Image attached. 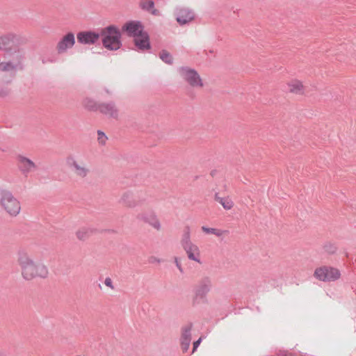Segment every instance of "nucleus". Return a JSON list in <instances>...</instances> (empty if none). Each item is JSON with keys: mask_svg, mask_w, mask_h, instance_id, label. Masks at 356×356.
<instances>
[{"mask_svg": "<svg viewBox=\"0 0 356 356\" xmlns=\"http://www.w3.org/2000/svg\"><path fill=\"white\" fill-rule=\"evenodd\" d=\"M95 232V229L88 227H83L79 228L76 232V236L79 241H84L87 240L90 236H91Z\"/></svg>", "mask_w": 356, "mask_h": 356, "instance_id": "nucleus-21", "label": "nucleus"}, {"mask_svg": "<svg viewBox=\"0 0 356 356\" xmlns=\"http://www.w3.org/2000/svg\"><path fill=\"white\" fill-rule=\"evenodd\" d=\"M215 200L226 210H230L234 207V202L229 197H221L216 194Z\"/></svg>", "mask_w": 356, "mask_h": 356, "instance_id": "nucleus-22", "label": "nucleus"}, {"mask_svg": "<svg viewBox=\"0 0 356 356\" xmlns=\"http://www.w3.org/2000/svg\"><path fill=\"white\" fill-rule=\"evenodd\" d=\"M136 219L140 222L146 223L156 231L162 229L161 222L155 211L152 209L143 210L138 213Z\"/></svg>", "mask_w": 356, "mask_h": 356, "instance_id": "nucleus-7", "label": "nucleus"}, {"mask_svg": "<svg viewBox=\"0 0 356 356\" xmlns=\"http://www.w3.org/2000/svg\"><path fill=\"white\" fill-rule=\"evenodd\" d=\"M15 70V65L11 62H2L0 63V71L10 72Z\"/></svg>", "mask_w": 356, "mask_h": 356, "instance_id": "nucleus-23", "label": "nucleus"}, {"mask_svg": "<svg viewBox=\"0 0 356 356\" xmlns=\"http://www.w3.org/2000/svg\"><path fill=\"white\" fill-rule=\"evenodd\" d=\"M149 262L151 264L161 263V260L156 257H151L149 259Z\"/></svg>", "mask_w": 356, "mask_h": 356, "instance_id": "nucleus-31", "label": "nucleus"}, {"mask_svg": "<svg viewBox=\"0 0 356 356\" xmlns=\"http://www.w3.org/2000/svg\"><path fill=\"white\" fill-rule=\"evenodd\" d=\"M211 287V280L208 277L202 279L195 288L196 296L199 297L205 296L210 291Z\"/></svg>", "mask_w": 356, "mask_h": 356, "instance_id": "nucleus-18", "label": "nucleus"}, {"mask_svg": "<svg viewBox=\"0 0 356 356\" xmlns=\"http://www.w3.org/2000/svg\"><path fill=\"white\" fill-rule=\"evenodd\" d=\"M0 356H2V355L0 353Z\"/></svg>", "mask_w": 356, "mask_h": 356, "instance_id": "nucleus-34", "label": "nucleus"}, {"mask_svg": "<svg viewBox=\"0 0 356 356\" xmlns=\"http://www.w3.org/2000/svg\"><path fill=\"white\" fill-rule=\"evenodd\" d=\"M104 284L106 286L110 287L111 289H113V282L110 277H106L105 279Z\"/></svg>", "mask_w": 356, "mask_h": 356, "instance_id": "nucleus-30", "label": "nucleus"}, {"mask_svg": "<svg viewBox=\"0 0 356 356\" xmlns=\"http://www.w3.org/2000/svg\"><path fill=\"white\" fill-rule=\"evenodd\" d=\"M75 44V36L72 32H68L64 35L56 44V51L59 54L66 53Z\"/></svg>", "mask_w": 356, "mask_h": 356, "instance_id": "nucleus-10", "label": "nucleus"}, {"mask_svg": "<svg viewBox=\"0 0 356 356\" xmlns=\"http://www.w3.org/2000/svg\"><path fill=\"white\" fill-rule=\"evenodd\" d=\"M201 341H202V338H200L198 340H197L196 341H195L193 343V353H194L195 351V350L198 348V346H200Z\"/></svg>", "mask_w": 356, "mask_h": 356, "instance_id": "nucleus-32", "label": "nucleus"}, {"mask_svg": "<svg viewBox=\"0 0 356 356\" xmlns=\"http://www.w3.org/2000/svg\"><path fill=\"white\" fill-rule=\"evenodd\" d=\"M288 91L291 93L302 95L305 94V86L303 82L297 79H293L286 83Z\"/></svg>", "mask_w": 356, "mask_h": 356, "instance_id": "nucleus-15", "label": "nucleus"}, {"mask_svg": "<svg viewBox=\"0 0 356 356\" xmlns=\"http://www.w3.org/2000/svg\"><path fill=\"white\" fill-rule=\"evenodd\" d=\"M16 159L17 166L24 175H28L35 171L37 168L35 163L33 161L23 155H18Z\"/></svg>", "mask_w": 356, "mask_h": 356, "instance_id": "nucleus-12", "label": "nucleus"}, {"mask_svg": "<svg viewBox=\"0 0 356 356\" xmlns=\"http://www.w3.org/2000/svg\"><path fill=\"white\" fill-rule=\"evenodd\" d=\"M83 106L91 111L98 110V105L91 99H85Z\"/></svg>", "mask_w": 356, "mask_h": 356, "instance_id": "nucleus-25", "label": "nucleus"}, {"mask_svg": "<svg viewBox=\"0 0 356 356\" xmlns=\"http://www.w3.org/2000/svg\"><path fill=\"white\" fill-rule=\"evenodd\" d=\"M202 230L206 234H213L217 236H221L223 234V231L215 228L207 227L205 226L202 227Z\"/></svg>", "mask_w": 356, "mask_h": 356, "instance_id": "nucleus-24", "label": "nucleus"}, {"mask_svg": "<svg viewBox=\"0 0 356 356\" xmlns=\"http://www.w3.org/2000/svg\"><path fill=\"white\" fill-rule=\"evenodd\" d=\"M67 166L72 170V172L79 177H86L89 170L86 163L83 161L78 160L74 156H70L66 159Z\"/></svg>", "mask_w": 356, "mask_h": 356, "instance_id": "nucleus-8", "label": "nucleus"}, {"mask_svg": "<svg viewBox=\"0 0 356 356\" xmlns=\"http://www.w3.org/2000/svg\"><path fill=\"white\" fill-rule=\"evenodd\" d=\"M160 58L163 62L166 63L170 64L172 62V58L171 55L167 51H163L161 52Z\"/></svg>", "mask_w": 356, "mask_h": 356, "instance_id": "nucleus-27", "label": "nucleus"}, {"mask_svg": "<svg viewBox=\"0 0 356 356\" xmlns=\"http://www.w3.org/2000/svg\"><path fill=\"white\" fill-rule=\"evenodd\" d=\"M139 7L151 15L156 17H161L162 13L161 10L155 8V3L153 0H140Z\"/></svg>", "mask_w": 356, "mask_h": 356, "instance_id": "nucleus-16", "label": "nucleus"}, {"mask_svg": "<svg viewBox=\"0 0 356 356\" xmlns=\"http://www.w3.org/2000/svg\"><path fill=\"white\" fill-rule=\"evenodd\" d=\"M11 41L10 40L6 37V36H0V49H6Z\"/></svg>", "mask_w": 356, "mask_h": 356, "instance_id": "nucleus-26", "label": "nucleus"}, {"mask_svg": "<svg viewBox=\"0 0 356 356\" xmlns=\"http://www.w3.org/2000/svg\"><path fill=\"white\" fill-rule=\"evenodd\" d=\"M100 35L101 32L85 31L78 33L76 38L78 42L81 44L92 45L95 44L99 40Z\"/></svg>", "mask_w": 356, "mask_h": 356, "instance_id": "nucleus-11", "label": "nucleus"}, {"mask_svg": "<svg viewBox=\"0 0 356 356\" xmlns=\"http://www.w3.org/2000/svg\"><path fill=\"white\" fill-rule=\"evenodd\" d=\"M181 245L186 252L188 259L198 264H202L200 248L191 241V233L188 228L184 232L182 236Z\"/></svg>", "mask_w": 356, "mask_h": 356, "instance_id": "nucleus-3", "label": "nucleus"}, {"mask_svg": "<svg viewBox=\"0 0 356 356\" xmlns=\"http://www.w3.org/2000/svg\"><path fill=\"white\" fill-rule=\"evenodd\" d=\"M134 42L138 50L145 51L150 48L149 36L145 32L134 38Z\"/></svg>", "mask_w": 356, "mask_h": 356, "instance_id": "nucleus-20", "label": "nucleus"}, {"mask_svg": "<svg viewBox=\"0 0 356 356\" xmlns=\"http://www.w3.org/2000/svg\"><path fill=\"white\" fill-rule=\"evenodd\" d=\"M98 110L100 113L109 118L117 119L119 115V111L118 108L112 102L99 104Z\"/></svg>", "mask_w": 356, "mask_h": 356, "instance_id": "nucleus-14", "label": "nucleus"}, {"mask_svg": "<svg viewBox=\"0 0 356 356\" xmlns=\"http://www.w3.org/2000/svg\"><path fill=\"white\" fill-rule=\"evenodd\" d=\"M17 261L21 269L22 276L26 280H31L36 277L45 278L48 275L47 266L35 261L31 253L25 249L18 250Z\"/></svg>", "mask_w": 356, "mask_h": 356, "instance_id": "nucleus-1", "label": "nucleus"}, {"mask_svg": "<svg viewBox=\"0 0 356 356\" xmlns=\"http://www.w3.org/2000/svg\"><path fill=\"white\" fill-rule=\"evenodd\" d=\"M102 42L103 47L109 51H117L122 46V33L120 29L110 25L101 30Z\"/></svg>", "mask_w": 356, "mask_h": 356, "instance_id": "nucleus-2", "label": "nucleus"}, {"mask_svg": "<svg viewBox=\"0 0 356 356\" xmlns=\"http://www.w3.org/2000/svg\"><path fill=\"white\" fill-rule=\"evenodd\" d=\"M180 77L193 88H201L204 86L203 81L199 73L193 68L181 67L178 70Z\"/></svg>", "mask_w": 356, "mask_h": 356, "instance_id": "nucleus-5", "label": "nucleus"}, {"mask_svg": "<svg viewBox=\"0 0 356 356\" xmlns=\"http://www.w3.org/2000/svg\"><path fill=\"white\" fill-rule=\"evenodd\" d=\"M174 262H175L177 268L179 270V272L181 273H184V269L182 268L180 259L179 258H177V257H175Z\"/></svg>", "mask_w": 356, "mask_h": 356, "instance_id": "nucleus-29", "label": "nucleus"}, {"mask_svg": "<svg viewBox=\"0 0 356 356\" xmlns=\"http://www.w3.org/2000/svg\"><path fill=\"white\" fill-rule=\"evenodd\" d=\"M314 277L323 282H334L341 277L340 270L332 266H321L317 268L314 273Z\"/></svg>", "mask_w": 356, "mask_h": 356, "instance_id": "nucleus-6", "label": "nucleus"}, {"mask_svg": "<svg viewBox=\"0 0 356 356\" xmlns=\"http://www.w3.org/2000/svg\"><path fill=\"white\" fill-rule=\"evenodd\" d=\"M327 247H329L330 248V250L327 249V251H329L330 253H334L337 250V248L332 245H330L329 246H326V248H327Z\"/></svg>", "mask_w": 356, "mask_h": 356, "instance_id": "nucleus-33", "label": "nucleus"}, {"mask_svg": "<svg viewBox=\"0 0 356 356\" xmlns=\"http://www.w3.org/2000/svg\"><path fill=\"white\" fill-rule=\"evenodd\" d=\"M0 205L11 216H17L21 211L19 201L10 192L1 193Z\"/></svg>", "mask_w": 356, "mask_h": 356, "instance_id": "nucleus-4", "label": "nucleus"}, {"mask_svg": "<svg viewBox=\"0 0 356 356\" xmlns=\"http://www.w3.org/2000/svg\"><path fill=\"white\" fill-rule=\"evenodd\" d=\"M175 15L177 22L181 26L188 24L195 19V13L193 10L184 6L177 7Z\"/></svg>", "mask_w": 356, "mask_h": 356, "instance_id": "nucleus-9", "label": "nucleus"}, {"mask_svg": "<svg viewBox=\"0 0 356 356\" xmlns=\"http://www.w3.org/2000/svg\"><path fill=\"white\" fill-rule=\"evenodd\" d=\"M122 204L127 208H134L137 206L138 203L136 200L135 194L132 191L124 192L120 200Z\"/></svg>", "mask_w": 356, "mask_h": 356, "instance_id": "nucleus-17", "label": "nucleus"}, {"mask_svg": "<svg viewBox=\"0 0 356 356\" xmlns=\"http://www.w3.org/2000/svg\"><path fill=\"white\" fill-rule=\"evenodd\" d=\"M122 30L127 33L128 35L136 38L144 33L143 26L138 21H130L125 23Z\"/></svg>", "mask_w": 356, "mask_h": 356, "instance_id": "nucleus-13", "label": "nucleus"}, {"mask_svg": "<svg viewBox=\"0 0 356 356\" xmlns=\"http://www.w3.org/2000/svg\"><path fill=\"white\" fill-rule=\"evenodd\" d=\"M97 140L99 144L104 145L107 140L105 134L101 131H97Z\"/></svg>", "mask_w": 356, "mask_h": 356, "instance_id": "nucleus-28", "label": "nucleus"}, {"mask_svg": "<svg viewBox=\"0 0 356 356\" xmlns=\"http://www.w3.org/2000/svg\"><path fill=\"white\" fill-rule=\"evenodd\" d=\"M191 325H188L182 328L181 344L183 351H187L191 341Z\"/></svg>", "mask_w": 356, "mask_h": 356, "instance_id": "nucleus-19", "label": "nucleus"}]
</instances>
